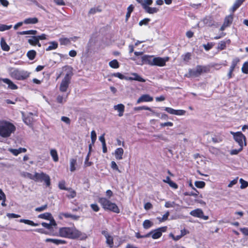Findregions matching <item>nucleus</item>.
I'll return each mask as SVG.
<instances>
[{"label":"nucleus","instance_id":"obj_1","mask_svg":"<svg viewBox=\"0 0 248 248\" xmlns=\"http://www.w3.org/2000/svg\"><path fill=\"white\" fill-rule=\"evenodd\" d=\"M55 235L69 239L80 240H85L88 237L85 233L81 232L75 227L60 228L59 230V234Z\"/></svg>","mask_w":248,"mask_h":248},{"label":"nucleus","instance_id":"obj_2","mask_svg":"<svg viewBox=\"0 0 248 248\" xmlns=\"http://www.w3.org/2000/svg\"><path fill=\"white\" fill-rule=\"evenodd\" d=\"M16 126L11 123L5 121H0V136L3 138L10 136L16 130Z\"/></svg>","mask_w":248,"mask_h":248},{"label":"nucleus","instance_id":"obj_3","mask_svg":"<svg viewBox=\"0 0 248 248\" xmlns=\"http://www.w3.org/2000/svg\"><path fill=\"white\" fill-rule=\"evenodd\" d=\"M9 75L13 78L17 80H24L30 77L31 73L24 70L10 67L9 69Z\"/></svg>","mask_w":248,"mask_h":248},{"label":"nucleus","instance_id":"obj_4","mask_svg":"<svg viewBox=\"0 0 248 248\" xmlns=\"http://www.w3.org/2000/svg\"><path fill=\"white\" fill-rule=\"evenodd\" d=\"M98 202L105 210H108L117 214L119 213L120 212L116 204L112 202L106 198L100 197L98 199Z\"/></svg>","mask_w":248,"mask_h":248},{"label":"nucleus","instance_id":"obj_5","mask_svg":"<svg viewBox=\"0 0 248 248\" xmlns=\"http://www.w3.org/2000/svg\"><path fill=\"white\" fill-rule=\"evenodd\" d=\"M211 67L210 65H198L196 69H190L188 70L189 77L197 78L200 77L204 73L210 72Z\"/></svg>","mask_w":248,"mask_h":248},{"label":"nucleus","instance_id":"obj_6","mask_svg":"<svg viewBox=\"0 0 248 248\" xmlns=\"http://www.w3.org/2000/svg\"><path fill=\"white\" fill-rule=\"evenodd\" d=\"M72 75L73 73L72 72L66 73L60 86L59 89L61 92H65L67 91L71 82Z\"/></svg>","mask_w":248,"mask_h":248},{"label":"nucleus","instance_id":"obj_7","mask_svg":"<svg viewBox=\"0 0 248 248\" xmlns=\"http://www.w3.org/2000/svg\"><path fill=\"white\" fill-rule=\"evenodd\" d=\"M35 182H43L44 181L46 186H50V178L48 175L42 172L41 173L35 172L34 173Z\"/></svg>","mask_w":248,"mask_h":248},{"label":"nucleus","instance_id":"obj_8","mask_svg":"<svg viewBox=\"0 0 248 248\" xmlns=\"http://www.w3.org/2000/svg\"><path fill=\"white\" fill-rule=\"evenodd\" d=\"M233 136V138L236 142H237L239 146L243 147V140H244V145H246V138L245 135L241 132H231Z\"/></svg>","mask_w":248,"mask_h":248},{"label":"nucleus","instance_id":"obj_9","mask_svg":"<svg viewBox=\"0 0 248 248\" xmlns=\"http://www.w3.org/2000/svg\"><path fill=\"white\" fill-rule=\"evenodd\" d=\"M167 230V227L163 226L152 230L150 232H151V235L152 234V238L156 239L160 238L162 235V232H166Z\"/></svg>","mask_w":248,"mask_h":248},{"label":"nucleus","instance_id":"obj_10","mask_svg":"<svg viewBox=\"0 0 248 248\" xmlns=\"http://www.w3.org/2000/svg\"><path fill=\"white\" fill-rule=\"evenodd\" d=\"M190 214L193 217L202 218L204 220H207L209 218V217L208 216L204 215L203 212L200 208L191 211Z\"/></svg>","mask_w":248,"mask_h":248},{"label":"nucleus","instance_id":"obj_11","mask_svg":"<svg viewBox=\"0 0 248 248\" xmlns=\"http://www.w3.org/2000/svg\"><path fill=\"white\" fill-rule=\"evenodd\" d=\"M169 57L161 58V57H155L154 58L153 65L158 66H164L166 65V62L169 61Z\"/></svg>","mask_w":248,"mask_h":248},{"label":"nucleus","instance_id":"obj_12","mask_svg":"<svg viewBox=\"0 0 248 248\" xmlns=\"http://www.w3.org/2000/svg\"><path fill=\"white\" fill-rule=\"evenodd\" d=\"M153 100V97L148 94H142L137 101V104H140L142 102H152Z\"/></svg>","mask_w":248,"mask_h":248},{"label":"nucleus","instance_id":"obj_13","mask_svg":"<svg viewBox=\"0 0 248 248\" xmlns=\"http://www.w3.org/2000/svg\"><path fill=\"white\" fill-rule=\"evenodd\" d=\"M132 77H129L126 78V80H136L141 82H145V79L141 77L140 75H139L136 73H131Z\"/></svg>","mask_w":248,"mask_h":248},{"label":"nucleus","instance_id":"obj_14","mask_svg":"<svg viewBox=\"0 0 248 248\" xmlns=\"http://www.w3.org/2000/svg\"><path fill=\"white\" fill-rule=\"evenodd\" d=\"M141 59L143 63L153 65L154 62L153 61L154 59L153 56L145 55L142 57Z\"/></svg>","mask_w":248,"mask_h":248},{"label":"nucleus","instance_id":"obj_15","mask_svg":"<svg viewBox=\"0 0 248 248\" xmlns=\"http://www.w3.org/2000/svg\"><path fill=\"white\" fill-rule=\"evenodd\" d=\"M2 80L4 83L8 85L9 89L12 90H16L18 89V86L14 83L10 79L5 78L2 79Z\"/></svg>","mask_w":248,"mask_h":248},{"label":"nucleus","instance_id":"obj_16","mask_svg":"<svg viewBox=\"0 0 248 248\" xmlns=\"http://www.w3.org/2000/svg\"><path fill=\"white\" fill-rule=\"evenodd\" d=\"M233 19V14H230V15L225 16L223 24H224L227 27H230L232 23Z\"/></svg>","mask_w":248,"mask_h":248},{"label":"nucleus","instance_id":"obj_17","mask_svg":"<svg viewBox=\"0 0 248 248\" xmlns=\"http://www.w3.org/2000/svg\"><path fill=\"white\" fill-rule=\"evenodd\" d=\"M23 121L27 125H32L33 122V114L32 113H30L27 116H24Z\"/></svg>","mask_w":248,"mask_h":248},{"label":"nucleus","instance_id":"obj_18","mask_svg":"<svg viewBox=\"0 0 248 248\" xmlns=\"http://www.w3.org/2000/svg\"><path fill=\"white\" fill-rule=\"evenodd\" d=\"M123 154L124 150L122 148H117L115 151V156L117 160L122 159Z\"/></svg>","mask_w":248,"mask_h":248},{"label":"nucleus","instance_id":"obj_19","mask_svg":"<svg viewBox=\"0 0 248 248\" xmlns=\"http://www.w3.org/2000/svg\"><path fill=\"white\" fill-rule=\"evenodd\" d=\"M114 109L119 111V116L121 117L123 115L124 111V106L122 104H120L114 106Z\"/></svg>","mask_w":248,"mask_h":248},{"label":"nucleus","instance_id":"obj_20","mask_svg":"<svg viewBox=\"0 0 248 248\" xmlns=\"http://www.w3.org/2000/svg\"><path fill=\"white\" fill-rule=\"evenodd\" d=\"M245 0H236L231 8V11L234 13L243 3Z\"/></svg>","mask_w":248,"mask_h":248},{"label":"nucleus","instance_id":"obj_21","mask_svg":"<svg viewBox=\"0 0 248 248\" xmlns=\"http://www.w3.org/2000/svg\"><path fill=\"white\" fill-rule=\"evenodd\" d=\"M0 46L1 47V49L5 51H8L10 47L6 43L4 38H1L0 39Z\"/></svg>","mask_w":248,"mask_h":248},{"label":"nucleus","instance_id":"obj_22","mask_svg":"<svg viewBox=\"0 0 248 248\" xmlns=\"http://www.w3.org/2000/svg\"><path fill=\"white\" fill-rule=\"evenodd\" d=\"M38 22V19L36 17L28 18L24 20V23L26 24H34Z\"/></svg>","mask_w":248,"mask_h":248},{"label":"nucleus","instance_id":"obj_23","mask_svg":"<svg viewBox=\"0 0 248 248\" xmlns=\"http://www.w3.org/2000/svg\"><path fill=\"white\" fill-rule=\"evenodd\" d=\"M230 40H228L227 41H221L218 43L217 49L220 50H222L226 48V44L228 42V44L230 43Z\"/></svg>","mask_w":248,"mask_h":248},{"label":"nucleus","instance_id":"obj_24","mask_svg":"<svg viewBox=\"0 0 248 248\" xmlns=\"http://www.w3.org/2000/svg\"><path fill=\"white\" fill-rule=\"evenodd\" d=\"M37 53L34 50H30L27 53V56L30 60H33L35 59Z\"/></svg>","mask_w":248,"mask_h":248},{"label":"nucleus","instance_id":"obj_25","mask_svg":"<svg viewBox=\"0 0 248 248\" xmlns=\"http://www.w3.org/2000/svg\"><path fill=\"white\" fill-rule=\"evenodd\" d=\"M240 62V60L238 57H236L233 59L230 68L234 70V69L236 67L237 65Z\"/></svg>","mask_w":248,"mask_h":248},{"label":"nucleus","instance_id":"obj_26","mask_svg":"<svg viewBox=\"0 0 248 248\" xmlns=\"http://www.w3.org/2000/svg\"><path fill=\"white\" fill-rule=\"evenodd\" d=\"M134 9V7L132 4L130 5L128 7V8L127 9V11L126 16H125V21L126 22H127L128 21V19L130 17L131 14L133 11Z\"/></svg>","mask_w":248,"mask_h":248},{"label":"nucleus","instance_id":"obj_27","mask_svg":"<svg viewBox=\"0 0 248 248\" xmlns=\"http://www.w3.org/2000/svg\"><path fill=\"white\" fill-rule=\"evenodd\" d=\"M50 153L53 161L54 162H58L59 160V157L57 150L56 149H51L50 150Z\"/></svg>","mask_w":248,"mask_h":248},{"label":"nucleus","instance_id":"obj_28","mask_svg":"<svg viewBox=\"0 0 248 248\" xmlns=\"http://www.w3.org/2000/svg\"><path fill=\"white\" fill-rule=\"evenodd\" d=\"M50 45L46 48V51H50L56 49L58 46V43L55 41L49 42Z\"/></svg>","mask_w":248,"mask_h":248},{"label":"nucleus","instance_id":"obj_29","mask_svg":"<svg viewBox=\"0 0 248 248\" xmlns=\"http://www.w3.org/2000/svg\"><path fill=\"white\" fill-rule=\"evenodd\" d=\"M19 221L21 223H24L31 226H37L38 225L37 223H35L33 221L29 219H21Z\"/></svg>","mask_w":248,"mask_h":248},{"label":"nucleus","instance_id":"obj_30","mask_svg":"<svg viewBox=\"0 0 248 248\" xmlns=\"http://www.w3.org/2000/svg\"><path fill=\"white\" fill-rule=\"evenodd\" d=\"M77 164V159L71 158L70 160V170L71 171H74L76 170V165Z\"/></svg>","mask_w":248,"mask_h":248},{"label":"nucleus","instance_id":"obj_31","mask_svg":"<svg viewBox=\"0 0 248 248\" xmlns=\"http://www.w3.org/2000/svg\"><path fill=\"white\" fill-rule=\"evenodd\" d=\"M38 218L48 220L52 218V215L50 213L46 212L38 215Z\"/></svg>","mask_w":248,"mask_h":248},{"label":"nucleus","instance_id":"obj_32","mask_svg":"<svg viewBox=\"0 0 248 248\" xmlns=\"http://www.w3.org/2000/svg\"><path fill=\"white\" fill-rule=\"evenodd\" d=\"M11 152L15 155H17L21 153H25L27 151V149L25 148H19L18 149H12Z\"/></svg>","mask_w":248,"mask_h":248},{"label":"nucleus","instance_id":"obj_33","mask_svg":"<svg viewBox=\"0 0 248 248\" xmlns=\"http://www.w3.org/2000/svg\"><path fill=\"white\" fill-rule=\"evenodd\" d=\"M109 66L112 68L117 69L120 67V64L118 61L114 59L109 62Z\"/></svg>","mask_w":248,"mask_h":248},{"label":"nucleus","instance_id":"obj_34","mask_svg":"<svg viewBox=\"0 0 248 248\" xmlns=\"http://www.w3.org/2000/svg\"><path fill=\"white\" fill-rule=\"evenodd\" d=\"M28 43L32 46H35L36 44L39 43L37 36H32L31 39L28 40Z\"/></svg>","mask_w":248,"mask_h":248},{"label":"nucleus","instance_id":"obj_35","mask_svg":"<svg viewBox=\"0 0 248 248\" xmlns=\"http://www.w3.org/2000/svg\"><path fill=\"white\" fill-rule=\"evenodd\" d=\"M17 33L19 35L32 34L35 35L37 33V31L36 30H29L19 31Z\"/></svg>","mask_w":248,"mask_h":248},{"label":"nucleus","instance_id":"obj_36","mask_svg":"<svg viewBox=\"0 0 248 248\" xmlns=\"http://www.w3.org/2000/svg\"><path fill=\"white\" fill-rule=\"evenodd\" d=\"M67 191H69L70 194L69 195H67V197L69 199H73L76 197L77 196V193L76 191L74 189H73L72 188L69 187L66 190Z\"/></svg>","mask_w":248,"mask_h":248},{"label":"nucleus","instance_id":"obj_37","mask_svg":"<svg viewBox=\"0 0 248 248\" xmlns=\"http://www.w3.org/2000/svg\"><path fill=\"white\" fill-rule=\"evenodd\" d=\"M153 223L148 219L145 220L143 222V227L145 229H148L152 227Z\"/></svg>","mask_w":248,"mask_h":248},{"label":"nucleus","instance_id":"obj_38","mask_svg":"<svg viewBox=\"0 0 248 248\" xmlns=\"http://www.w3.org/2000/svg\"><path fill=\"white\" fill-rule=\"evenodd\" d=\"M146 12L149 14H153L157 13L159 9L156 7H150L149 6L144 9Z\"/></svg>","mask_w":248,"mask_h":248},{"label":"nucleus","instance_id":"obj_39","mask_svg":"<svg viewBox=\"0 0 248 248\" xmlns=\"http://www.w3.org/2000/svg\"><path fill=\"white\" fill-rule=\"evenodd\" d=\"M106 243L108 245L110 248H112L114 245L113 237L109 235L106 236Z\"/></svg>","mask_w":248,"mask_h":248},{"label":"nucleus","instance_id":"obj_40","mask_svg":"<svg viewBox=\"0 0 248 248\" xmlns=\"http://www.w3.org/2000/svg\"><path fill=\"white\" fill-rule=\"evenodd\" d=\"M59 42L61 45H67L71 43L70 39L68 38H61L59 39Z\"/></svg>","mask_w":248,"mask_h":248},{"label":"nucleus","instance_id":"obj_41","mask_svg":"<svg viewBox=\"0 0 248 248\" xmlns=\"http://www.w3.org/2000/svg\"><path fill=\"white\" fill-rule=\"evenodd\" d=\"M134 110L135 111L141 110H152V108L146 106L137 107L134 108Z\"/></svg>","mask_w":248,"mask_h":248},{"label":"nucleus","instance_id":"obj_42","mask_svg":"<svg viewBox=\"0 0 248 248\" xmlns=\"http://www.w3.org/2000/svg\"><path fill=\"white\" fill-rule=\"evenodd\" d=\"M241 70L244 74H248V62H246L243 63Z\"/></svg>","mask_w":248,"mask_h":248},{"label":"nucleus","instance_id":"obj_43","mask_svg":"<svg viewBox=\"0 0 248 248\" xmlns=\"http://www.w3.org/2000/svg\"><path fill=\"white\" fill-rule=\"evenodd\" d=\"M195 186L200 188H203L205 186V183L203 181H197L195 182Z\"/></svg>","mask_w":248,"mask_h":248},{"label":"nucleus","instance_id":"obj_44","mask_svg":"<svg viewBox=\"0 0 248 248\" xmlns=\"http://www.w3.org/2000/svg\"><path fill=\"white\" fill-rule=\"evenodd\" d=\"M58 187L61 190H66L68 188L65 186V182L64 180H62L59 182Z\"/></svg>","mask_w":248,"mask_h":248},{"label":"nucleus","instance_id":"obj_45","mask_svg":"<svg viewBox=\"0 0 248 248\" xmlns=\"http://www.w3.org/2000/svg\"><path fill=\"white\" fill-rule=\"evenodd\" d=\"M239 182L241 183L240 188L241 189H244L248 186V182L242 178L239 180Z\"/></svg>","mask_w":248,"mask_h":248},{"label":"nucleus","instance_id":"obj_46","mask_svg":"<svg viewBox=\"0 0 248 248\" xmlns=\"http://www.w3.org/2000/svg\"><path fill=\"white\" fill-rule=\"evenodd\" d=\"M110 167H111V168L113 170H116L117 171H118L119 172H121V171L119 170V168H118V167L117 165V164L116 163V162L114 161H112L110 163Z\"/></svg>","mask_w":248,"mask_h":248},{"label":"nucleus","instance_id":"obj_47","mask_svg":"<svg viewBox=\"0 0 248 248\" xmlns=\"http://www.w3.org/2000/svg\"><path fill=\"white\" fill-rule=\"evenodd\" d=\"M153 3V0H144L142 4V7L143 9L147 8L149 5Z\"/></svg>","mask_w":248,"mask_h":248},{"label":"nucleus","instance_id":"obj_48","mask_svg":"<svg viewBox=\"0 0 248 248\" xmlns=\"http://www.w3.org/2000/svg\"><path fill=\"white\" fill-rule=\"evenodd\" d=\"M112 76L121 79H126V78H127V77H125L124 75L119 72L113 73L112 74Z\"/></svg>","mask_w":248,"mask_h":248},{"label":"nucleus","instance_id":"obj_49","mask_svg":"<svg viewBox=\"0 0 248 248\" xmlns=\"http://www.w3.org/2000/svg\"><path fill=\"white\" fill-rule=\"evenodd\" d=\"M151 232H149L145 235H141L139 232L136 233V237L137 238H147L150 236Z\"/></svg>","mask_w":248,"mask_h":248},{"label":"nucleus","instance_id":"obj_50","mask_svg":"<svg viewBox=\"0 0 248 248\" xmlns=\"http://www.w3.org/2000/svg\"><path fill=\"white\" fill-rule=\"evenodd\" d=\"M89 155H90V152H89L88 155H87L85 162H84V165L86 167H89L91 166L93 164V162L91 161H89Z\"/></svg>","mask_w":248,"mask_h":248},{"label":"nucleus","instance_id":"obj_51","mask_svg":"<svg viewBox=\"0 0 248 248\" xmlns=\"http://www.w3.org/2000/svg\"><path fill=\"white\" fill-rule=\"evenodd\" d=\"M67 243V241L64 240L54 239V244L57 245L61 244H65Z\"/></svg>","mask_w":248,"mask_h":248},{"label":"nucleus","instance_id":"obj_52","mask_svg":"<svg viewBox=\"0 0 248 248\" xmlns=\"http://www.w3.org/2000/svg\"><path fill=\"white\" fill-rule=\"evenodd\" d=\"M150 21V18H146L141 20H140L139 22V25L141 26L142 25H148L149 22Z\"/></svg>","mask_w":248,"mask_h":248},{"label":"nucleus","instance_id":"obj_53","mask_svg":"<svg viewBox=\"0 0 248 248\" xmlns=\"http://www.w3.org/2000/svg\"><path fill=\"white\" fill-rule=\"evenodd\" d=\"M90 206L91 209L95 212H97L100 210V208L97 204H91L90 205Z\"/></svg>","mask_w":248,"mask_h":248},{"label":"nucleus","instance_id":"obj_54","mask_svg":"<svg viewBox=\"0 0 248 248\" xmlns=\"http://www.w3.org/2000/svg\"><path fill=\"white\" fill-rule=\"evenodd\" d=\"M47 208V204H46L41 207H38L35 208V211L36 212H42Z\"/></svg>","mask_w":248,"mask_h":248},{"label":"nucleus","instance_id":"obj_55","mask_svg":"<svg viewBox=\"0 0 248 248\" xmlns=\"http://www.w3.org/2000/svg\"><path fill=\"white\" fill-rule=\"evenodd\" d=\"M191 53L187 52L185 55H183V59L184 61H188L191 59Z\"/></svg>","mask_w":248,"mask_h":248},{"label":"nucleus","instance_id":"obj_56","mask_svg":"<svg viewBox=\"0 0 248 248\" xmlns=\"http://www.w3.org/2000/svg\"><path fill=\"white\" fill-rule=\"evenodd\" d=\"M243 147H240L238 149H233L231 150L230 154L232 155H237L240 152L243 150Z\"/></svg>","mask_w":248,"mask_h":248},{"label":"nucleus","instance_id":"obj_57","mask_svg":"<svg viewBox=\"0 0 248 248\" xmlns=\"http://www.w3.org/2000/svg\"><path fill=\"white\" fill-rule=\"evenodd\" d=\"M101 10L100 9H98L97 8H92L90 11H89L88 14L89 15H94L97 12H101Z\"/></svg>","mask_w":248,"mask_h":248},{"label":"nucleus","instance_id":"obj_58","mask_svg":"<svg viewBox=\"0 0 248 248\" xmlns=\"http://www.w3.org/2000/svg\"><path fill=\"white\" fill-rule=\"evenodd\" d=\"M91 140L93 144H94L96 140V134L94 130H93L91 132Z\"/></svg>","mask_w":248,"mask_h":248},{"label":"nucleus","instance_id":"obj_59","mask_svg":"<svg viewBox=\"0 0 248 248\" xmlns=\"http://www.w3.org/2000/svg\"><path fill=\"white\" fill-rule=\"evenodd\" d=\"M6 216L9 218H18L20 217V215L14 213H7Z\"/></svg>","mask_w":248,"mask_h":248},{"label":"nucleus","instance_id":"obj_60","mask_svg":"<svg viewBox=\"0 0 248 248\" xmlns=\"http://www.w3.org/2000/svg\"><path fill=\"white\" fill-rule=\"evenodd\" d=\"M61 120L63 122L65 123L66 124H70L71 123L70 119L66 116H62L61 117Z\"/></svg>","mask_w":248,"mask_h":248},{"label":"nucleus","instance_id":"obj_61","mask_svg":"<svg viewBox=\"0 0 248 248\" xmlns=\"http://www.w3.org/2000/svg\"><path fill=\"white\" fill-rule=\"evenodd\" d=\"M186 111L184 110H175L174 112V115H183L185 114Z\"/></svg>","mask_w":248,"mask_h":248},{"label":"nucleus","instance_id":"obj_62","mask_svg":"<svg viewBox=\"0 0 248 248\" xmlns=\"http://www.w3.org/2000/svg\"><path fill=\"white\" fill-rule=\"evenodd\" d=\"M213 46V45L212 43H208L206 45H204L203 47L204 49L208 51L211 49Z\"/></svg>","mask_w":248,"mask_h":248},{"label":"nucleus","instance_id":"obj_63","mask_svg":"<svg viewBox=\"0 0 248 248\" xmlns=\"http://www.w3.org/2000/svg\"><path fill=\"white\" fill-rule=\"evenodd\" d=\"M164 110L170 114L174 115L175 109L171 108L165 107Z\"/></svg>","mask_w":248,"mask_h":248},{"label":"nucleus","instance_id":"obj_64","mask_svg":"<svg viewBox=\"0 0 248 248\" xmlns=\"http://www.w3.org/2000/svg\"><path fill=\"white\" fill-rule=\"evenodd\" d=\"M168 184L171 187H172L175 189H177L178 187L177 184L176 183H175V182H173L172 181H171L170 182V183H169Z\"/></svg>","mask_w":248,"mask_h":248}]
</instances>
